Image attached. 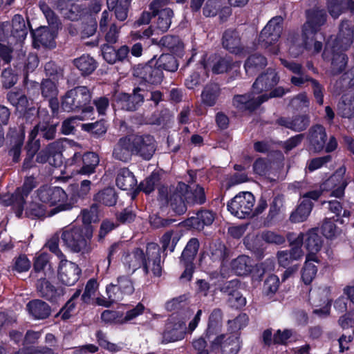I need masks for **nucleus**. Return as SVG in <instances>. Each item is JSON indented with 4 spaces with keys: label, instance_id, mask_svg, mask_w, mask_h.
I'll list each match as a JSON object with an SVG mask.
<instances>
[{
    "label": "nucleus",
    "instance_id": "1",
    "mask_svg": "<svg viewBox=\"0 0 354 354\" xmlns=\"http://www.w3.org/2000/svg\"><path fill=\"white\" fill-rule=\"evenodd\" d=\"M67 194L59 187L43 186L38 189L31 202L26 207V215L30 218L52 216L68 210L72 205L67 202Z\"/></svg>",
    "mask_w": 354,
    "mask_h": 354
},
{
    "label": "nucleus",
    "instance_id": "2",
    "mask_svg": "<svg viewBox=\"0 0 354 354\" xmlns=\"http://www.w3.org/2000/svg\"><path fill=\"white\" fill-rule=\"evenodd\" d=\"M162 205H168L176 214H183L187 210V203L202 204L205 201L204 189L197 186L194 192H189L188 186L179 183L169 188L162 187L159 189V198Z\"/></svg>",
    "mask_w": 354,
    "mask_h": 354
},
{
    "label": "nucleus",
    "instance_id": "3",
    "mask_svg": "<svg viewBox=\"0 0 354 354\" xmlns=\"http://www.w3.org/2000/svg\"><path fill=\"white\" fill-rule=\"evenodd\" d=\"M353 41V29L350 21H342L339 32L335 39H330L326 44L324 58L331 59L333 73L342 71L347 63V57L342 53L347 50Z\"/></svg>",
    "mask_w": 354,
    "mask_h": 354
},
{
    "label": "nucleus",
    "instance_id": "4",
    "mask_svg": "<svg viewBox=\"0 0 354 354\" xmlns=\"http://www.w3.org/2000/svg\"><path fill=\"white\" fill-rule=\"evenodd\" d=\"M125 272L132 274L142 266L145 274L152 272L154 276L159 277L162 273L160 252L158 244L150 243L147 246L146 257L142 250L136 249L122 259Z\"/></svg>",
    "mask_w": 354,
    "mask_h": 354
},
{
    "label": "nucleus",
    "instance_id": "5",
    "mask_svg": "<svg viewBox=\"0 0 354 354\" xmlns=\"http://www.w3.org/2000/svg\"><path fill=\"white\" fill-rule=\"evenodd\" d=\"M307 20L302 27V38L305 48L313 53H318L322 48V36L318 35L320 27L326 20V15L323 10L315 8L308 11Z\"/></svg>",
    "mask_w": 354,
    "mask_h": 354
},
{
    "label": "nucleus",
    "instance_id": "6",
    "mask_svg": "<svg viewBox=\"0 0 354 354\" xmlns=\"http://www.w3.org/2000/svg\"><path fill=\"white\" fill-rule=\"evenodd\" d=\"M99 161L97 155L93 152L86 153L82 158L80 153L75 152L72 159L68 160V165H64V169L60 168L62 176L59 177L66 179L76 174L90 175L95 171Z\"/></svg>",
    "mask_w": 354,
    "mask_h": 354
},
{
    "label": "nucleus",
    "instance_id": "7",
    "mask_svg": "<svg viewBox=\"0 0 354 354\" xmlns=\"http://www.w3.org/2000/svg\"><path fill=\"white\" fill-rule=\"evenodd\" d=\"M92 226L70 227L64 230L62 239L64 244L74 252H86L91 249L90 241L93 236Z\"/></svg>",
    "mask_w": 354,
    "mask_h": 354
},
{
    "label": "nucleus",
    "instance_id": "8",
    "mask_svg": "<svg viewBox=\"0 0 354 354\" xmlns=\"http://www.w3.org/2000/svg\"><path fill=\"white\" fill-rule=\"evenodd\" d=\"M344 170L340 169L330 177L322 186L320 190H312L306 193L300 192L302 202H311L310 200L317 201L322 194V191L331 190L330 196L340 198L344 195V189L347 185L346 180L342 176Z\"/></svg>",
    "mask_w": 354,
    "mask_h": 354
},
{
    "label": "nucleus",
    "instance_id": "9",
    "mask_svg": "<svg viewBox=\"0 0 354 354\" xmlns=\"http://www.w3.org/2000/svg\"><path fill=\"white\" fill-rule=\"evenodd\" d=\"M283 18L275 17L271 19L261 30L259 37V44L272 54H278L279 48L274 44L278 41L283 30Z\"/></svg>",
    "mask_w": 354,
    "mask_h": 354
},
{
    "label": "nucleus",
    "instance_id": "10",
    "mask_svg": "<svg viewBox=\"0 0 354 354\" xmlns=\"http://www.w3.org/2000/svg\"><path fill=\"white\" fill-rule=\"evenodd\" d=\"M255 203L253 194L249 192H243L236 194L227 204V210L234 216L245 218L252 215Z\"/></svg>",
    "mask_w": 354,
    "mask_h": 354
},
{
    "label": "nucleus",
    "instance_id": "11",
    "mask_svg": "<svg viewBox=\"0 0 354 354\" xmlns=\"http://www.w3.org/2000/svg\"><path fill=\"white\" fill-rule=\"evenodd\" d=\"M35 186V178L28 177L26 179L21 189H17L15 194L4 196L2 202L6 206L13 205L17 216L21 217L24 209V196H26Z\"/></svg>",
    "mask_w": 354,
    "mask_h": 354
},
{
    "label": "nucleus",
    "instance_id": "12",
    "mask_svg": "<svg viewBox=\"0 0 354 354\" xmlns=\"http://www.w3.org/2000/svg\"><path fill=\"white\" fill-rule=\"evenodd\" d=\"M81 270L75 263L62 259L58 268V277L64 285L73 286L77 280Z\"/></svg>",
    "mask_w": 354,
    "mask_h": 354
},
{
    "label": "nucleus",
    "instance_id": "13",
    "mask_svg": "<svg viewBox=\"0 0 354 354\" xmlns=\"http://www.w3.org/2000/svg\"><path fill=\"white\" fill-rule=\"evenodd\" d=\"M269 243L281 244L285 239L283 236L272 232H266L261 235H249L244 239V243L250 250H258L263 247L262 241Z\"/></svg>",
    "mask_w": 354,
    "mask_h": 354
},
{
    "label": "nucleus",
    "instance_id": "14",
    "mask_svg": "<svg viewBox=\"0 0 354 354\" xmlns=\"http://www.w3.org/2000/svg\"><path fill=\"white\" fill-rule=\"evenodd\" d=\"M289 240L291 246L290 251H280L277 253L279 263L283 267L288 266L293 261L299 259L304 255L301 250L302 237L300 236L294 239L290 238Z\"/></svg>",
    "mask_w": 354,
    "mask_h": 354
},
{
    "label": "nucleus",
    "instance_id": "15",
    "mask_svg": "<svg viewBox=\"0 0 354 354\" xmlns=\"http://www.w3.org/2000/svg\"><path fill=\"white\" fill-rule=\"evenodd\" d=\"M268 100V96L263 93L259 95L252 91L249 95H236L234 97L233 104L240 110H254L263 102Z\"/></svg>",
    "mask_w": 354,
    "mask_h": 354
},
{
    "label": "nucleus",
    "instance_id": "16",
    "mask_svg": "<svg viewBox=\"0 0 354 354\" xmlns=\"http://www.w3.org/2000/svg\"><path fill=\"white\" fill-rule=\"evenodd\" d=\"M67 145L80 147V146L71 140H57L54 142L48 145L46 148V151L48 152L49 155L53 158L49 159L50 165L54 166L55 169L53 170V174L57 175L58 173L57 167H62V155L61 153L64 147H66Z\"/></svg>",
    "mask_w": 354,
    "mask_h": 354
},
{
    "label": "nucleus",
    "instance_id": "17",
    "mask_svg": "<svg viewBox=\"0 0 354 354\" xmlns=\"http://www.w3.org/2000/svg\"><path fill=\"white\" fill-rule=\"evenodd\" d=\"M134 75L151 84L160 83L163 77L162 69L158 65L156 66L153 61L145 66L137 67Z\"/></svg>",
    "mask_w": 354,
    "mask_h": 354
},
{
    "label": "nucleus",
    "instance_id": "18",
    "mask_svg": "<svg viewBox=\"0 0 354 354\" xmlns=\"http://www.w3.org/2000/svg\"><path fill=\"white\" fill-rule=\"evenodd\" d=\"M134 152L149 160L155 152V141L152 136L132 135Z\"/></svg>",
    "mask_w": 354,
    "mask_h": 354
},
{
    "label": "nucleus",
    "instance_id": "19",
    "mask_svg": "<svg viewBox=\"0 0 354 354\" xmlns=\"http://www.w3.org/2000/svg\"><path fill=\"white\" fill-rule=\"evenodd\" d=\"M210 342L212 348H219L223 354H236L240 348L239 339L232 335H217Z\"/></svg>",
    "mask_w": 354,
    "mask_h": 354
},
{
    "label": "nucleus",
    "instance_id": "20",
    "mask_svg": "<svg viewBox=\"0 0 354 354\" xmlns=\"http://www.w3.org/2000/svg\"><path fill=\"white\" fill-rule=\"evenodd\" d=\"M71 93L74 95L78 108L82 109L83 118H92L94 114L93 108L86 106L91 98L89 90L86 86H78L71 89Z\"/></svg>",
    "mask_w": 354,
    "mask_h": 354
},
{
    "label": "nucleus",
    "instance_id": "21",
    "mask_svg": "<svg viewBox=\"0 0 354 354\" xmlns=\"http://www.w3.org/2000/svg\"><path fill=\"white\" fill-rule=\"evenodd\" d=\"M187 332V326L185 321L177 320L172 317L167 324L164 333V339L167 342H176L182 339Z\"/></svg>",
    "mask_w": 354,
    "mask_h": 354
},
{
    "label": "nucleus",
    "instance_id": "22",
    "mask_svg": "<svg viewBox=\"0 0 354 354\" xmlns=\"http://www.w3.org/2000/svg\"><path fill=\"white\" fill-rule=\"evenodd\" d=\"M132 135L122 138L114 147L113 155L120 160L128 161L134 152Z\"/></svg>",
    "mask_w": 354,
    "mask_h": 354
},
{
    "label": "nucleus",
    "instance_id": "23",
    "mask_svg": "<svg viewBox=\"0 0 354 354\" xmlns=\"http://www.w3.org/2000/svg\"><path fill=\"white\" fill-rule=\"evenodd\" d=\"M279 81L277 73L272 69L268 70L264 74L260 75L253 84V91L257 94L266 91L275 86Z\"/></svg>",
    "mask_w": 354,
    "mask_h": 354
},
{
    "label": "nucleus",
    "instance_id": "24",
    "mask_svg": "<svg viewBox=\"0 0 354 354\" xmlns=\"http://www.w3.org/2000/svg\"><path fill=\"white\" fill-rule=\"evenodd\" d=\"M140 88L134 89L133 95L126 93H120L117 96L118 103L122 109L127 111L136 110L143 102L144 95L139 93Z\"/></svg>",
    "mask_w": 354,
    "mask_h": 354
},
{
    "label": "nucleus",
    "instance_id": "25",
    "mask_svg": "<svg viewBox=\"0 0 354 354\" xmlns=\"http://www.w3.org/2000/svg\"><path fill=\"white\" fill-rule=\"evenodd\" d=\"M55 36L56 28L55 26L50 28L41 27L33 32L35 42H39L41 45L48 48L54 47V39Z\"/></svg>",
    "mask_w": 354,
    "mask_h": 354
},
{
    "label": "nucleus",
    "instance_id": "26",
    "mask_svg": "<svg viewBox=\"0 0 354 354\" xmlns=\"http://www.w3.org/2000/svg\"><path fill=\"white\" fill-rule=\"evenodd\" d=\"M300 236L302 237L303 241H304V247L308 252L307 255L315 256L316 253L319 251L322 243L321 237L316 230H310L306 234H300L297 237Z\"/></svg>",
    "mask_w": 354,
    "mask_h": 354
},
{
    "label": "nucleus",
    "instance_id": "27",
    "mask_svg": "<svg viewBox=\"0 0 354 354\" xmlns=\"http://www.w3.org/2000/svg\"><path fill=\"white\" fill-rule=\"evenodd\" d=\"M223 314L221 310L214 309L209 317L205 337L209 340L212 336L218 335L222 327Z\"/></svg>",
    "mask_w": 354,
    "mask_h": 354
},
{
    "label": "nucleus",
    "instance_id": "28",
    "mask_svg": "<svg viewBox=\"0 0 354 354\" xmlns=\"http://www.w3.org/2000/svg\"><path fill=\"white\" fill-rule=\"evenodd\" d=\"M236 286L237 283L236 281H231L226 283L221 290L229 296L228 301L232 306L241 308L245 306V299L237 290L234 289Z\"/></svg>",
    "mask_w": 354,
    "mask_h": 354
},
{
    "label": "nucleus",
    "instance_id": "29",
    "mask_svg": "<svg viewBox=\"0 0 354 354\" xmlns=\"http://www.w3.org/2000/svg\"><path fill=\"white\" fill-rule=\"evenodd\" d=\"M214 220V214L212 212L204 210L198 212L196 216L191 217L187 221V225L192 227L201 230L205 225H209Z\"/></svg>",
    "mask_w": 354,
    "mask_h": 354
},
{
    "label": "nucleus",
    "instance_id": "30",
    "mask_svg": "<svg viewBox=\"0 0 354 354\" xmlns=\"http://www.w3.org/2000/svg\"><path fill=\"white\" fill-rule=\"evenodd\" d=\"M325 129L321 125L313 127L310 131V143L315 151L323 149L326 142Z\"/></svg>",
    "mask_w": 354,
    "mask_h": 354
},
{
    "label": "nucleus",
    "instance_id": "31",
    "mask_svg": "<svg viewBox=\"0 0 354 354\" xmlns=\"http://www.w3.org/2000/svg\"><path fill=\"white\" fill-rule=\"evenodd\" d=\"M137 184L136 179L128 169H121L117 175L116 185L123 190H131L133 189Z\"/></svg>",
    "mask_w": 354,
    "mask_h": 354
},
{
    "label": "nucleus",
    "instance_id": "32",
    "mask_svg": "<svg viewBox=\"0 0 354 354\" xmlns=\"http://www.w3.org/2000/svg\"><path fill=\"white\" fill-rule=\"evenodd\" d=\"M27 32L25 21L22 16L15 15L10 24L9 32L10 36L15 37L17 41H22L26 37Z\"/></svg>",
    "mask_w": 354,
    "mask_h": 354
},
{
    "label": "nucleus",
    "instance_id": "33",
    "mask_svg": "<svg viewBox=\"0 0 354 354\" xmlns=\"http://www.w3.org/2000/svg\"><path fill=\"white\" fill-rule=\"evenodd\" d=\"M327 8L333 18H337L347 8L354 12V2L351 0H328Z\"/></svg>",
    "mask_w": 354,
    "mask_h": 354
},
{
    "label": "nucleus",
    "instance_id": "34",
    "mask_svg": "<svg viewBox=\"0 0 354 354\" xmlns=\"http://www.w3.org/2000/svg\"><path fill=\"white\" fill-rule=\"evenodd\" d=\"M106 291L108 296L107 299L104 297H97L96 299V302L100 306L108 307L112 303L120 301L124 297L123 293L120 290L116 284H109L107 286Z\"/></svg>",
    "mask_w": 354,
    "mask_h": 354
},
{
    "label": "nucleus",
    "instance_id": "35",
    "mask_svg": "<svg viewBox=\"0 0 354 354\" xmlns=\"http://www.w3.org/2000/svg\"><path fill=\"white\" fill-rule=\"evenodd\" d=\"M317 261L316 256L306 255V259L301 270V279L305 284H310L315 279L317 268L313 262Z\"/></svg>",
    "mask_w": 354,
    "mask_h": 354
},
{
    "label": "nucleus",
    "instance_id": "36",
    "mask_svg": "<svg viewBox=\"0 0 354 354\" xmlns=\"http://www.w3.org/2000/svg\"><path fill=\"white\" fill-rule=\"evenodd\" d=\"M27 310L35 319H45L50 315V307L41 300H33L27 304Z\"/></svg>",
    "mask_w": 354,
    "mask_h": 354
},
{
    "label": "nucleus",
    "instance_id": "37",
    "mask_svg": "<svg viewBox=\"0 0 354 354\" xmlns=\"http://www.w3.org/2000/svg\"><path fill=\"white\" fill-rule=\"evenodd\" d=\"M223 46L232 53L239 54L242 51L238 34L233 30H227L223 37Z\"/></svg>",
    "mask_w": 354,
    "mask_h": 354
},
{
    "label": "nucleus",
    "instance_id": "38",
    "mask_svg": "<svg viewBox=\"0 0 354 354\" xmlns=\"http://www.w3.org/2000/svg\"><path fill=\"white\" fill-rule=\"evenodd\" d=\"M279 124L294 131H303L309 124V118L306 115L297 116L293 118H282Z\"/></svg>",
    "mask_w": 354,
    "mask_h": 354
},
{
    "label": "nucleus",
    "instance_id": "39",
    "mask_svg": "<svg viewBox=\"0 0 354 354\" xmlns=\"http://www.w3.org/2000/svg\"><path fill=\"white\" fill-rule=\"evenodd\" d=\"M154 15H158L154 31L164 32L168 30L171 24V18L174 16L173 10L170 8H165L161 10L159 12H156Z\"/></svg>",
    "mask_w": 354,
    "mask_h": 354
},
{
    "label": "nucleus",
    "instance_id": "40",
    "mask_svg": "<svg viewBox=\"0 0 354 354\" xmlns=\"http://www.w3.org/2000/svg\"><path fill=\"white\" fill-rule=\"evenodd\" d=\"M252 261L245 255L239 256L232 262V268L237 275H246L251 272Z\"/></svg>",
    "mask_w": 354,
    "mask_h": 354
},
{
    "label": "nucleus",
    "instance_id": "41",
    "mask_svg": "<svg viewBox=\"0 0 354 354\" xmlns=\"http://www.w3.org/2000/svg\"><path fill=\"white\" fill-rule=\"evenodd\" d=\"M219 93L220 89L217 84H213L206 86L201 94L202 102L206 106H214L216 104Z\"/></svg>",
    "mask_w": 354,
    "mask_h": 354
},
{
    "label": "nucleus",
    "instance_id": "42",
    "mask_svg": "<svg viewBox=\"0 0 354 354\" xmlns=\"http://www.w3.org/2000/svg\"><path fill=\"white\" fill-rule=\"evenodd\" d=\"M313 208L312 202H301L291 214L290 220L294 223L303 222L307 219Z\"/></svg>",
    "mask_w": 354,
    "mask_h": 354
},
{
    "label": "nucleus",
    "instance_id": "43",
    "mask_svg": "<svg viewBox=\"0 0 354 354\" xmlns=\"http://www.w3.org/2000/svg\"><path fill=\"white\" fill-rule=\"evenodd\" d=\"M161 44L170 49V50L178 56L183 55L184 45L179 37L167 35L160 40Z\"/></svg>",
    "mask_w": 354,
    "mask_h": 354
},
{
    "label": "nucleus",
    "instance_id": "44",
    "mask_svg": "<svg viewBox=\"0 0 354 354\" xmlns=\"http://www.w3.org/2000/svg\"><path fill=\"white\" fill-rule=\"evenodd\" d=\"M267 64L266 59L260 55L250 56L245 64V71L252 75L255 71L261 68Z\"/></svg>",
    "mask_w": 354,
    "mask_h": 354
},
{
    "label": "nucleus",
    "instance_id": "45",
    "mask_svg": "<svg viewBox=\"0 0 354 354\" xmlns=\"http://www.w3.org/2000/svg\"><path fill=\"white\" fill-rule=\"evenodd\" d=\"M75 65L82 73L87 75L91 73L95 68V62L89 55H82L75 59Z\"/></svg>",
    "mask_w": 354,
    "mask_h": 354
},
{
    "label": "nucleus",
    "instance_id": "46",
    "mask_svg": "<svg viewBox=\"0 0 354 354\" xmlns=\"http://www.w3.org/2000/svg\"><path fill=\"white\" fill-rule=\"evenodd\" d=\"M37 288L41 296L47 299L53 301L56 299L57 290L46 279H39L37 283Z\"/></svg>",
    "mask_w": 354,
    "mask_h": 354
},
{
    "label": "nucleus",
    "instance_id": "47",
    "mask_svg": "<svg viewBox=\"0 0 354 354\" xmlns=\"http://www.w3.org/2000/svg\"><path fill=\"white\" fill-rule=\"evenodd\" d=\"M95 201L107 206H112L116 203V195L114 189L109 187L98 192L95 196Z\"/></svg>",
    "mask_w": 354,
    "mask_h": 354
},
{
    "label": "nucleus",
    "instance_id": "48",
    "mask_svg": "<svg viewBox=\"0 0 354 354\" xmlns=\"http://www.w3.org/2000/svg\"><path fill=\"white\" fill-rule=\"evenodd\" d=\"M198 241L196 239H192L182 253L181 261L185 263H192L198 252Z\"/></svg>",
    "mask_w": 354,
    "mask_h": 354
},
{
    "label": "nucleus",
    "instance_id": "49",
    "mask_svg": "<svg viewBox=\"0 0 354 354\" xmlns=\"http://www.w3.org/2000/svg\"><path fill=\"white\" fill-rule=\"evenodd\" d=\"M338 110L343 117L351 118L354 116V96H344L338 105Z\"/></svg>",
    "mask_w": 354,
    "mask_h": 354
},
{
    "label": "nucleus",
    "instance_id": "50",
    "mask_svg": "<svg viewBox=\"0 0 354 354\" xmlns=\"http://www.w3.org/2000/svg\"><path fill=\"white\" fill-rule=\"evenodd\" d=\"M179 239L180 235L177 232L174 230L167 232L161 239L163 250H169L170 252H173Z\"/></svg>",
    "mask_w": 354,
    "mask_h": 354
},
{
    "label": "nucleus",
    "instance_id": "51",
    "mask_svg": "<svg viewBox=\"0 0 354 354\" xmlns=\"http://www.w3.org/2000/svg\"><path fill=\"white\" fill-rule=\"evenodd\" d=\"M156 64L158 65L161 69L163 68L171 72L176 71L178 66L175 57L170 54H162Z\"/></svg>",
    "mask_w": 354,
    "mask_h": 354
},
{
    "label": "nucleus",
    "instance_id": "52",
    "mask_svg": "<svg viewBox=\"0 0 354 354\" xmlns=\"http://www.w3.org/2000/svg\"><path fill=\"white\" fill-rule=\"evenodd\" d=\"M82 227L91 226L92 223L98 221L97 207L95 205H92L89 209H85L81 212Z\"/></svg>",
    "mask_w": 354,
    "mask_h": 354
},
{
    "label": "nucleus",
    "instance_id": "53",
    "mask_svg": "<svg viewBox=\"0 0 354 354\" xmlns=\"http://www.w3.org/2000/svg\"><path fill=\"white\" fill-rule=\"evenodd\" d=\"M80 294L81 290H77L66 305L62 308L59 315L62 319H68L72 316L75 307V300L80 297Z\"/></svg>",
    "mask_w": 354,
    "mask_h": 354
},
{
    "label": "nucleus",
    "instance_id": "54",
    "mask_svg": "<svg viewBox=\"0 0 354 354\" xmlns=\"http://www.w3.org/2000/svg\"><path fill=\"white\" fill-rule=\"evenodd\" d=\"M214 65L212 66V70L214 73H223L226 72L231 65V59L229 57L218 58L214 57L212 59Z\"/></svg>",
    "mask_w": 354,
    "mask_h": 354
},
{
    "label": "nucleus",
    "instance_id": "55",
    "mask_svg": "<svg viewBox=\"0 0 354 354\" xmlns=\"http://www.w3.org/2000/svg\"><path fill=\"white\" fill-rule=\"evenodd\" d=\"M98 288V284L96 280L90 279L85 287V290L82 296V299L84 303H88L91 299L95 296Z\"/></svg>",
    "mask_w": 354,
    "mask_h": 354
},
{
    "label": "nucleus",
    "instance_id": "56",
    "mask_svg": "<svg viewBox=\"0 0 354 354\" xmlns=\"http://www.w3.org/2000/svg\"><path fill=\"white\" fill-rule=\"evenodd\" d=\"M83 130L91 132L97 136L104 134L106 131V127L103 121H99L94 123L83 124L82 125Z\"/></svg>",
    "mask_w": 354,
    "mask_h": 354
},
{
    "label": "nucleus",
    "instance_id": "57",
    "mask_svg": "<svg viewBox=\"0 0 354 354\" xmlns=\"http://www.w3.org/2000/svg\"><path fill=\"white\" fill-rule=\"evenodd\" d=\"M130 5V0H120L119 3L113 10L115 11L116 18L120 21L127 19L128 10Z\"/></svg>",
    "mask_w": 354,
    "mask_h": 354
},
{
    "label": "nucleus",
    "instance_id": "58",
    "mask_svg": "<svg viewBox=\"0 0 354 354\" xmlns=\"http://www.w3.org/2000/svg\"><path fill=\"white\" fill-rule=\"evenodd\" d=\"M117 281L118 284L116 285L124 296L133 293L134 288L131 281L127 277L120 276L118 277Z\"/></svg>",
    "mask_w": 354,
    "mask_h": 354
},
{
    "label": "nucleus",
    "instance_id": "59",
    "mask_svg": "<svg viewBox=\"0 0 354 354\" xmlns=\"http://www.w3.org/2000/svg\"><path fill=\"white\" fill-rule=\"evenodd\" d=\"M159 180L158 175L156 173L151 174V175L146 178L140 185V189L146 194H150L154 190L155 185Z\"/></svg>",
    "mask_w": 354,
    "mask_h": 354
},
{
    "label": "nucleus",
    "instance_id": "60",
    "mask_svg": "<svg viewBox=\"0 0 354 354\" xmlns=\"http://www.w3.org/2000/svg\"><path fill=\"white\" fill-rule=\"evenodd\" d=\"M279 286V279L277 276L272 274L269 276L264 283V291L267 295L275 293Z\"/></svg>",
    "mask_w": 354,
    "mask_h": 354
},
{
    "label": "nucleus",
    "instance_id": "61",
    "mask_svg": "<svg viewBox=\"0 0 354 354\" xmlns=\"http://www.w3.org/2000/svg\"><path fill=\"white\" fill-rule=\"evenodd\" d=\"M74 97V95L71 93V90L66 93L62 99L61 105L64 111L70 112L79 109Z\"/></svg>",
    "mask_w": 354,
    "mask_h": 354
},
{
    "label": "nucleus",
    "instance_id": "62",
    "mask_svg": "<svg viewBox=\"0 0 354 354\" xmlns=\"http://www.w3.org/2000/svg\"><path fill=\"white\" fill-rule=\"evenodd\" d=\"M322 231L324 236L327 239H333L339 234V230L330 220H326L324 222Z\"/></svg>",
    "mask_w": 354,
    "mask_h": 354
},
{
    "label": "nucleus",
    "instance_id": "63",
    "mask_svg": "<svg viewBox=\"0 0 354 354\" xmlns=\"http://www.w3.org/2000/svg\"><path fill=\"white\" fill-rule=\"evenodd\" d=\"M41 93L44 97H55L57 91L55 83L50 80H46L41 84Z\"/></svg>",
    "mask_w": 354,
    "mask_h": 354
},
{
    "label": "nucleus",
    "instance_id": "64",
    "mask_svg": "<svg viewBox=\"0 0 354 354\" xmlns=\"http://www.w3.org/2000/svg\"><path fill=\"white\" fill-rule=\"evenodd\" d=\"M24 133L23 131H20L16 136V138H14V145L12 147V149H11L10 152L12 153L13 156V160L15 162H17L19 158L20 151H21V147L24 142Z\"/></svg>",
    "mask_w": 354,
    "mask_h": 354
}]
</instances>
